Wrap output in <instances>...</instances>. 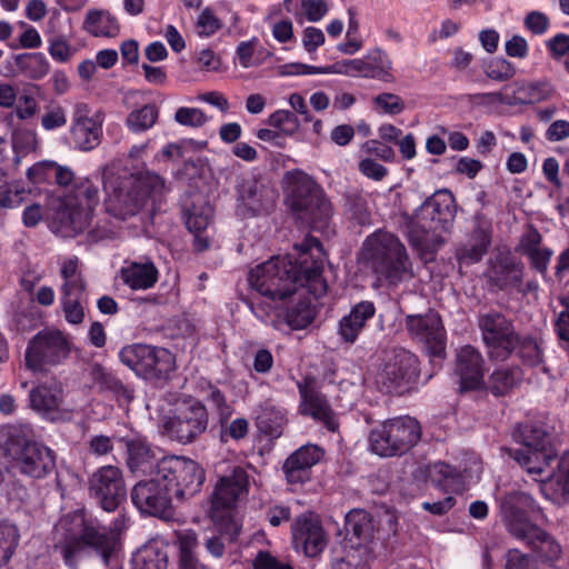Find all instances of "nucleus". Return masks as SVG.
<instances>
[{"label":"nucleus","mask_w":569,"mask_h":569,"mask_svg":"<svg viewBox=\"0 0 569 569\" xmlns=\"http://www.w3.org/2000/svg\"><path fill=\"white\" fill-rule=\"evenodd\" d=\"M222 28L221 20L210 7L204 8L197 19V30L200 37H211Z\"/></svg>","instance_id":"56"},{"label":"nucleus","mask_w":569,"mask_h":569,"mask_svg":"<svg viewBox=\"0 0 569 569\" xmlns=\"http://www.w3.org/2000/svg\"><path fill=\"white\" fill-rule=\"evenodd\" d=\"M29 425H11L0 429V445L12 458L19 470L32 478H43L56 467L54 453L48 447L34 441Z\"/></svg>","instance_id":"8"},{"label":"nucleus","mask_w":569,"mask_h":569,"mask_svg":"<svg viewBox=\"0 0 569 569\" xmlns=\"http://www.w3.org/2000/svg\"><path fill=\"white\" fill-rule=\"evenodd\" d=\"M456 212V200L450 190H438L427 198L407 222L408 241L411 247L423 249L431 240L449 232Z\"/></svg>","instance_id":"7"},{"label":"nucleus","mask_w":569,"mask_h":569,"mask_svg":"<svg viewBox=\"0 0 569 569\" xmlns=\"http://www.w3.org/2000/svg\"><path fill=\"white\" fill-rule=\"evenodd\" d=\"M525 266L509 251L500 252L489 261L487 277L491 287L507 290L518 287L523 279Z\"/></svg>","instance_id":"23"},{"label":"nucleus","mask_w":569,"mask_h":569,"mask_svg":"<svg viewBox=\"0 0 569 569\" xmlns=\"http://www.w3.org/2000/svg\"><path fill=\"white\" fill-rule=\"evenodd\" d=\"M174 120L184 127L200 128L208 122V117L199 108L180 107L174 113Z\"/></svg>","instance_id":"54"},{"label":"nucleus","mask_w":569,"mask_h":569,"mask_svg":"<svg viewBox=\"0 0 569 569\" xmlns=\"http://www.w3.org/2000/svg\"><path fill=\"white\" fill-rule=\"evenodd\" d=\"M333 74L349 77H362L382 82H392L395 77L391 72L392 62L383 50L375 48L369 50L362 58L343 60L332 64Z\"/></svg>","instance_id":"15"},{"label":"nucleus","mask_w":569,"mask_h":569,"mask_svg":"<svg viewBox=\"0 0 569 569\" xmlns=\"http://www.w3.org/2000/svg\"><path fill=\"white\" fill-rule=\"evenodd\" d=\"M70 352V342L62 331L43 329L29 341L24 356H68Z\"/></svg>","instance_id":"27"},{"label":"nucleus","mask_w":569,"mask_h":569,"mask_svg":"<svg viewBox=\"0 0 569 569\" xmlns=\"http://www.w3.org/2000/svg\"><path fill=\"white\" fill-rule=\"evenodd\" d=\"M416 358L390 359L378 372V382H380L388 392L399 388L403 382L408 383L416 380L419 373L413 365Z\"/></svg>","instance_id":"29"},{"label":"nucleus","mask_w":569,"mask_h":569,"mask_svg":"<svg viewBox=\"0 0 569 569\" xmlns=\"http://www.w3.org/2000/svg\"><path fill=\"white\" fill-rule=\"evenodd\" d=\"M209 423L207 407L201 401H192L178 409L177 413L163 420V432L181 445L194 442L206 432Z\"/></svg>","instance_id":"11"},{"label":"nucleus","mask_w":569,"mask_h":569,"mask_svg":"<svg viewBox=\"0 0 569 569\" xmlns=\"http://www.w3.org/2000/svg\"><path fill=\"white\" fill-rule=\"evenodd\" d=\"M53 161H40L28 168L27 178L32 184L53 183Z\"/></svg>","instance_id":"57"},{"label":"nucleus","mask_w":569,"mask_h":569,"mask_svg":"<svg viewBox=\"0 0 569 569\" xmlns=\"http://www.w3.org/2000/svg\"><path fill=\"white\" fill-rule=\"evenodd\" d=\"M202 398L209 405L212 412L217 415L220 426L226 425L233 409L227 401L224 393L219 388L208 383L206 387H202Z\"/></svg>","instance_id":"43"},{"label":"nucleus","mask_w":569,"mask_h":569,"mask_svg":"<svg viewBox=\"0 0 569 569\" xmlns=\"http://www.w3.org/2000/svg\"><path fill=\"white\" fill-rule=\"evenodd\" d=\"M477 322L487 347L509 355L515 351L518 341L517 332L512 321L502 312L493 309L485 313L480 312Z\"/></svg>","instance_id":"17"},{"label":"nucleus","mask_w":569,"mask_h":569,"mask_svg":"<svg viewBox=\"0 0 569 569\" xmlns=\"http://www.w3.org/2000/svg\"><path fill=\"white\" fill-rule=\"evenodd\" d=\"M541 513L538 502L527 492L510 491L500 499L501 520L507 531L525 542L541 559L556 561L561 557V545L529 519V515Z\"/></svg>","instance_id":"3"},{"label":"nucleus","mask_w":569,"mask_h":569,"mask_svg":"<svg viewBox=\"0 0 569 569\" xmlns=\"http://www.w3.org/2000/svg\"><path fill=\"white\" fill-rule=\"evenodd\" d=\"M211 213L212 209L207 203L201 207L193 204L183 211L186 227L194 236L193 248L196 251H204L210 246L209 237L203 233L210 223Z\"/></svg>","instance_id":"31"},{"label":"nucleus","mask_w":569,"mask_h":569,"mask_svg":"<svg viewBox=\"0 0 569 569\" xmlns=\"http://www.w3.org/2000/svg\"><path fill=\"white\" fill-rule=\"evenodd\" d=\"M116 220L117 222L111 220H99L97 224L89 230L88 239L92 242L116 239L119 236L120 230L118 222H121V220Z\"/></svg>","instance_id":"55"},{"label":"nucleus","mask_w":569,"mask_h":569,"mask_svg":"<svg viewBox=\"0 0 569 569\" xmlns=\"http://www.w3.org/2000/svg\"><path fill=\"white\" fill-rule=\"evenodd\" d=\"M89 492L104 511H114L127 493L122 471L111 465L100 467L89 478Z\"/></svg>","instance_id":"14"},{"label":"nucleus","mask_w":569,"mask_h":569,"mask_svg":"<svg viewBox=\"0 0 569 569\" xmlns=\"http://www.w3.org/2000/svg\"><path fill=\"white\" fill-rule=\"evenodd\" d=\"M134 569H167L168 551L163 543L150 542L138 550L133 558Z\"/></svg>","instance_id":"40"},{"label":"nucleus","mask_w":569,"mask_h":569,"mask_svg":"<svg viewBox=\"0 0 569 569\" xmlns=\"http://www.w3.org/2000/svg\"><path fill=\"white\" fill-rule=\"evenodd\" d=\"M67 124L66 109L58 102L46 106L41 117V126L46 131L58 130Z\"/></svg>","instance_id":"51"},{"label":"nucleus","mask_w":569,"mask_h":569,"mask_svg":"<svg viewBox=\"0 0 569 569\" xmlns=\"http://www.w3.org/2000/svg\"><path fill=\"white\" fill-rule=\"evenodd\" d=\"M248 420L244 418H237L229 425L226 423L221 426L220 439L223 442H227L229 438L233 440H241L248 435Z\"/></svg>","instance_id":"62"},{"label":"nucleus","mask_w":569,"mask_h":569,"mask_svg":"<svg viewBox=\"0 0 569 569\" xmlns=\"http://www.w3.org/2000/svg\"><path fill=\"white\" fill-rule=\"evenodd\" d=\"M156 472L171 498L178 502L198 495L206 480L204 469L198 462L177 456L160 459Z\"/></svg>","instance_id":"9"},{"label":"nucleus","mask_w":569,"mask_h":569,"mask_svg":"<svg viewBox=\"0 0 569 569\" xmlns=\"http://www.w3.org/2000/svg\"><path fill=\"white\" fill-rule=\"evenodd\" d=\"M322 243L309 237L301 244L298 260L272 257L249 272V284L271 301L284 300L300 290L315 300L326 296L328 283L323 278Z\"/></svg>","instance_id":"2"},{"label":"nucleus","mask_w":569,"mask_h":569,"mask_svg":"<svg viewBox=\"0 0 569 569\" xmlns=\"http://www.w3.org/2000/svg\"><path fill=\"white\" fill-rule=\"evenodd\" d=\"M86 546L78 537L69 539L64 545L61 546V553L66 565L72 569H77L80 556L82 555Z\"/></svg>","instance_id":"58"},{"label":"nucleus","mask_w":569,"mask_h":569,"mask_svg":"<svg viewBox=\"0 0 569 569\" xmlns=\"http://www.w3.org/2000/svg\"><path fill=\"white\" fill-rule=\"evenodd\" d=\"M286 203L306 220L311 229L322 231L329 226L333 208L323 188L301 169L287 171L282 179Z\"/></svg>","instance_id":"4"},{"label":"nucleus","mask_w":569,"mask_h":569,"mask_svg":"<svg viewBox=\"0 0 569 569\" xmlns=\"http://www.w3.org/2000/svg\"><path fill=\"white\" fill-rule=\"evenodd\" d=\"M288 423L287 412L270 401H266L257 417L259 431L269 439H278L283 435Z\"/></svg>","instance_id":"37"},{"label":"nucleus","mask_w":569,"mask_h":569,"mask_svg":"<svg viewBox=\"0 0 569 569\" xmlns=\"http://www.w3.org/2000/svg\"><path fill=\"white\" fill-rule=\"evenodd\" d=\"M100 184L106 193V212L113 219L127 221L137 218L138 226L148 228L162 211L164 180L159 174L141 173L128 189L120 176L104 171L101 177L76 180L62 198L57 222L66 237L80 234L90 226L100 202Z\"/></svg>","instance_id":"1"},{"label":"nucleus","mask_w":569,"mask_h":569,"mask_svg":"<svg viewBox=\"0 0 569 569\" xmlns=\"http://www.w3.org/2000/svg\"><path fill=\"white\" fill-rule=\"evenodd\" d=\"M126 447L127 465L132 473L154 475L159 460L148 443L139 439H131L126 442Z\"/></svg>","instance_id":"33"},{"label":"nucleus","mask_w":569,"mask_h":569,"mask_svg":"<svg viewBox=\"0 0 569 569\" xmlns=\"http://www.w3.org/2000/svg\"><path fill=\"white\" fill-rule=\"evenodd\" d=\"M332 64L330 66H310L302 62H289L278 68L280 77L306 76V74H333Z\"/></svg>","instance_id":"50"},{"label":"nucleus","mask_w":569,"mask_h":569,"mask_svg":"<svg viewBox=\"0 0 569 569\" xmlns=\"http://www.w3.org/2000/svg\"><path fill=\"white\" fill-rule=\"evenodd\" d=\"M363 260L378 280L389 287H397L412 278V264L405 244L388 231L377 230L362 244Z\"/></svg>","instance_id":"5"},{"label":"nucleus","mask_w":569,"mask_h":569,"mask_svg":"<svg viewBox=\"0 0 569 569\" xmlns=\"http://www.w3.org/2000/svg\"><path fill=\"white\" fill-rule=\"evenodd\" d=\"M239 198L242 204L247 208L248 212H250L252 216L259 214V212L263 209L261 196L256 183L243 186Z\"/></svg>","instance_id":"60"},{"label":"nucleus","mask_w":569,"mask_h":569,"mask_svg":"<svg viewBox=\"0 0 569 569\" xmlns=\"http://www.w3.org/2000/svg\"><path fill=\"white\" fill-rule=\"evenodd\" d=\"M268 123L281 130L287 136H292L299 130L300 122L295 112L277 110L269 116Z\"/></svg>","instance_id":"52"},{"label":"nucleus","mask_w":569,"mask_h":569,"mask_svg":"<svg viewBox=\"0 0 569 569\" xmlns=\"http://www.w3.org/2000/svg\"><path fill=\"white\" fill-rule=\"evenodd\" d=\"M492 224L485 219H477L468 240L456 249V258L460 264H476L489 252L492 243Z\"/></svg>","instance_id":"24"},{"label":"nucleus","mask_w":569,"mask_h":569,"mask_svg":"<svg viewBox=\"0 0 569 569\" xmlns=\"http://www.w3.org/2000/svg\"><path fill=\"white\" fill-rule=\"evenodd\" d=\"M80 539L86 547L92 549L102 563L109 567L117 558L118 539L107 532L97 519L81 517Z\"/></svg>","instance_id":"21"},{"label":"nucleus","mask_w":569,"mask_h":569,"mask_svg":"<svg viewBox=\"0 0 569 569\" xmlns=\"http://www.w3.org/2000/svg\"><path fill=\"white\" fill-rule=\"evenodd\" d=\"M325 457V449L307 443L295 450L283 462L282 471L291 485L303 483L310 479V470Z\"/></svg>","instance_id":"22"},{"label":"nucleus","mask_w":569,"mask_h":569,"mask_svg":"<svg viewBox=\"0 0 569 569\" xmlns=\"http://www.w3.org/2000/svg\"><path fill=\"white\" fill-rule=\"evenodd\" d=\"M406 327L410 336L425 347L428 356H446L447 332L438 313L408 315Z\"/></svg>","instance_id":"16"},{"label":"nucleus","mask_w":569,"mask_h":569,"mask_svg":"<svg viewBox=\"0 0 569 569\" xmlns=\"http://www.w3.org/2000/svg\"><path fill=\"white\" fill-rule=\"evenodd\" d=\"M122 362L146 380H168L176 371V358H121Z\"/></svg>","instance_id":"30"},{"label":"nucleus","mask_w":569,"mask_h":569,"mask_svg":"<svg viewBox=\"0 0 569 569\" xmlns=\"http://www.w3.org/2000/svg\"><path fill=\"white\" fill-rule=\"evenodd\" d=\"M345 528L352 548L367 545L373 535L371 516L361 509L347 513Z\"/></svg>","instance_id":"36"},{"label":"nucleus","mask_w":569,"mask_h":569,"mask_svg":"<svg viewBox=\"0 0 569 569\" xmlns=\"http://www.w3.org/2000/svg\"><path fill=\"white\" fill-rule=\"evenodd\" d=\"M121 279L132 290H147L158 282L159 270L150 260L146 262L133 261L121 269Z\"/></svg>","instance_id":"34"},{"label":"nucleus","mask_w":569,"mask_h":569,"mask_svg":"<svg viewBox=\"0 0 569 569\" xmlns=\"http://www.w3.org/2000/svg\"><path fill=\"white\" fill-rule=\"evenodd\" d=\"M349 14L350 19L346 34V41L339 43L337 46V50L343 54L352 56L362 48V41L359 34V23L352 16L351 10H349Z\"/></svg>","instance_id":"53"},{"label":"nucleus","mask_w":569,"mask_h":569,"mask_svg":"<svg viewBox=\"0 0 569 569\" xmlns=\"http://www.w3.org/2000/svg\"><path fill=\"white\" fill-rule=\"evenodd\" d=\"M316 317V308L310 297L299 293L298 301L286 310V321L292 329L307 328Z\"/></svg>","instance_id":"41"},{"label":"nucleus","mask_w":569,"mask_h":569,"mask_svg":"<svg viewBox=\"0 0 569 569\" xmlns=\"http://www.w3.org/2000/svg\"><path fill=\"white\" fill-rule=\"evenodd\" d=\"M131 500L141 513L164 520L173 517V499L156 471L150 479L140 480L133 486Z\"/></svg>","instance_id":"13"},{"label":"nucleus","mask_w":569,"mask_h":569,"mask_svg":"<svg viewBox=\"0 0 569 569\" xmlns=\"http://www.w3.org/2000/svg\"><path fill=\"white\" fill-rule=\"evenodd\" d=\"M435 471L441 476L438 485L446 491L457 493L462 490L463 481L461 475L452 467L446 463H437Z\"/></svg>","instance_id":"49"},{"label":"nucleus","mask_w":569,"mask_h":569,"mask_svg":"<svg viewBox=\"0 0 569 569\" xmlns=\"http://www.w3.org/2000/svg\"><path fill=\"white\" fill-rule=\"evenodd\" d=\"M20 74L31 80H41L50 71V62L42 52H27L14 56Z\"/></svg>","instance_id":"39"},{"label":"nucleus","mask_w":569,"mask_h":569,"mask_svg":"<svg viewBox=\"0 0 569 569\" xmlns=\"http://www.w3.org/2000/svg\"><path fill=\"white\" fill-rule=\"evenodd\" d=\"M556 460V469L540 482V492L552 503L563 505L569 501V451Z\"/></svg>","instance_id":"25"},{"label":"nucleus","mask_w":569,"mask_h":569,"mask_svg":"<svg viewBox=\"0 0 569 569\" xmlns=\"http://www.w3.org/2000/svg\"><path fill=\"white\" fill-rule=\"evenodd\" d=\"M376 306L372 301L362 300L351 307L348 315L339 321L338 332L345 342L353 343L367 322L376 315Z\"/></svg>","instance_id":"26"},{"label":"nucleus","mask_w":569,"mask_h":569,"mask_svg":"<svg viewBox=\"0 0 569 569\" xmlns=\"http://www.w3.org/2000/svg\"><path fill=\"white\" fill-rule=\"evenodd\" d=\"M82 29L93 37L113 38L120 32V23L109 10L90 9L86 13Z\"/></svg>","instance_id":"35"},{"label":"nucleus","mask_w":569,"mask_h":569,"mask_svg":"<svg viewBox=\"0 0 569 569\" xmlns=\"http://www.w3.org/2000/svg\"><path fill=\"white\" fill-rule=\"evenodd\" d=\"M510 435L522 448H507L506 452L533 479L542 476L558 458L556 439L540 422H518L512 427Z\"/></svg>","instance_id":"6"},{"label":"nucleus","mask_w":569,"mask_h":569,"mask_svg":"<svg viewBox=\"0 0 569 569\" xmlns=\"http://www.w3.org/2000/svg\"><path fill=\"white\" fill-rule=\"evenodd\" d=\"M553 251L550 248H542L525 254L529 261L531 269L536 270L546 280L548 274V266L550 263Z\"/></svg>","instance_id":"63"},{"label":"nucleus","mask_w":569,"mask_h":569,"mask_svg":"<svg viewBox=\"0 0 569 569\" xmlns=\"http://www.w3.org/2000/svg\"><path fill=\"white\" fill-rule=\"evenodd\" d=\"M48 52L57 62H68L74 50L62 36H56L49 40Z\"/></svg>","instance_id":"61"},{"label":"nucleus","mask_w":569,"mask_h":569,"mask_svg":"<svg viewBox=\"0 0 569 569\" xmlns=\"http://www.w3.org/2000/svg\"><path fill=\"white\" fill-rule=\"evenodd\" d=\"M62 386L53 381L51 385L40 383L29 393L31 408L43 415H51L61 410L63 401Z\"/></svg>","instance_id":"32"},{"label":"nucleus","mask_w":569,"mask_h":569,"mask_svg":"<svg viewBox=\"0 0 569 569\" xmlns=\"http://www.w3.org/2000/svg\"><path fill=\"white\" fill-rule=\"evenodd\" d=\"M297 388L300 395V415L311 417L331 432L337 431L339 428L337 416L326 396L316 388L315 379L306 377L297 382Z\"/></svg>","instance_id":"19"},{"label":"nucleus","mask_w":569,"mask_h":569,"mask_svg":"<svg viewBox=\"0 0 569 569\" xmlns=\"http://www.w3.org/2000/svg\"><path fill=\"white\" fill-rule=\"evenodd\" d=\"M486 76L495 81H507L516 74L515 66L505 58L495 57L483 64Z\"/></svg>","instance_id":"47"},{"label":"nucleus","mask_w":569,"mask_h":569,"mask_svg":"<svg viewBox=\"0 0 569 569\" xmlns=\"http://www.w3.org/2000/svg\"><path fill=\"white\" fill-rule=\"evenodd\" d=\"M158 116V108L154 104L148 103L129 113L127 126L132 132H142L156 123Z\"/></svg>","instance_id":"46"},{"label":"nucleus","mask_w":569,"mask_h":569,"mask_svg":"<svg viewBox=\"0 0 569 569\" xmlns=\"http://www.w3.org/2000/svg\"><path fill=\"white\" fill-rule=\"evenodd\" d=\"M486 368L482 358H457L453 367V377L459 385L458 392L480 390L485 387Z\"/></svg>","instance_id":"28"},{"label":"nucleus","mask_w":569,"mask_h":569,"mask_svg":"<svg viewBox=\"0 0 569 569\" xmlns=\"http://www.w3.org/2000/svg\"><path fill=\"white\" fill-rule=\"evenodd\" d=\"M522 379L519 368L497 369L489 378L488 389L495 396H505L510 392Z\"/></svg>","instance_id":"42"},{"label":"nucleus","mask_w":569,"mask_h":569,"mask_svg":"<svg viewBox=\"0 0 569 569\" xmlns=\"http://www.w3.org/2000/svg\"><path fill=\"white\" fill-rule=\"evenodd\" d=\"M292 541L296 549H302L307 557H316L327 546V536L319 517L313 512L298 516L292 523Z\"/></svg>","instance_id":"20"},{"label":"nucleus","mask_w":569,"mask_h":569,"mask_svg":"<svg viewBox=\"0 0 569 569\" xmlns=\"http://www.w3.org/2000/svg\"><path fill=\"white\" fill-rule=\"evenodd\" d=\"M546 49L549 56L559 61L566 56H569V34L558 32L553 37L545 41Z\"/></svg>","instance_id":"59"},{"label":"nucleus","mask_w":569,"mask_h":569,"mask_svg":"<svg viewBox=\"0 0 569 569\" xmlns=\"http://www.w3.org/2000/svg\"><path fill=\"white\" fill-rule=\"evenodd\" d=\"M358 170L373 181H381L388 174V169L371 157L361 159L358 163Z\"/></svg>","instance_id":"64"},{"label":"nucleus","mask_w":569,"mask_h":569,"mask_svg":"<svg viewBox=\"0 0 569 569\" xmlns=\"http://www.w3.org/2000/svg\"><path fill=\"white\" fill-rule=\"evenodd\" d=\"M421 438V426L411 417H399L383 421L369 435L370 449L380 457H392L408 452Z\"/></svg>","instance_id":"10"},{"label":"nucleus","mask_w":569,"mask_h":569,"mask_svg":"<svg viewBox=\"0 0 569 569\" xmlns=\"http://www.w3.org/2000/svg\"><path fill=\"white\" fill-rule=\"evenodd\" d=\"M18 527L7 520L0 521V567L6 566L19 543Z\"/></svg>","instance_id":"45"},{"label":"nucleus","mask_w":569,"mask_h":569,"mask_svg":"<svg viewBox=\"0 0 569 569\" xmlns=\"http://www.w3.org/2000/svg\"><path fill=\"white\" fill-rule=\"evenodd\" d=\"M345 211L357 224L365 226L370 222L371 214L367 199L358 191L345 194Z\"/></svg>","instance_id":"44"},{"label":"nucleus","mask_w":569,"mask_h":569,"mask_svg":"<svg viewBox=\"0 0 569 569\" xmlns=\"http://www.w3.org/2000/svg\"><path fill=\"white\" fill-rule=\"evenodd\" d=\"M103 118L91 114V108L86 102H77L73 107L70 137L74 148L81 151H91L97 148L102 138Z\"/></svg>","instance_id":"18"},{"label":"nucleus","mask_w":569,"mask_h":569,"mask_svg":"<svg viewBox=\"0 0 569 569\" xmlns=\"http://www.w3.org/2000/svg\"><path fill=\"white\" fill-rule=\"evenodd\" d=\"M89 375L93 385L99 388V391L110 392L118 401L126 403L132 400V391L100 365H92Z\"/></svg>","instance_id":"38"},{"label":"nucleus","mask_w":569,"mask_h":569,"mask_svg":"<svg viewBox=\"0 0 569 569\" xmlns=\"http://www.w3.org/2000/svg\"><path fill=\"white\" fill-rule=\"evenodd\" d=\"M249 490L250 476L241 466H236L229 473L219 477L210 497L212 518L236 509L240 501L247 499Z\"/></svg>","instance_id":"12"},{"label":"nucleus","mask_w":569,"mask_h":569,"mask_svg":"<svg viewBox=\"0 0 569 569\" xmlns=\"http://www.w3.org/2000/svg\"><path fill=\"white\" fill-rule=\"evenodd\" d=\"M375 110L380 114L397 116L403 112L406 106L400 96L382 92L372 99Z\"/></svg>","instance_id":"48"}]
</instances>
